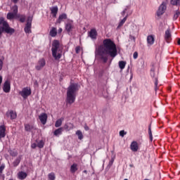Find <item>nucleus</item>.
I'll list each match as a JSON object with an SVG mask.
<instances>
[{
    "instance_id": "f257e3e1",
    "label": "nucleus",
    "mask_w": 180,
    "mask_h": 180,
    "mask_svg": "<svg viewBox=\"0 0 180 180\" xmlns=\"http://www.w3.org/2000/svg\"><path fill=\"white\" fill-rule=\"evenodd\" d=\"M97 56L104 64L108 63L109 56L111 58H115L117 56V48L115 41L110 39H104L103 44L100 45L97 49Z\"/></svg>"
},
{
    "instance_id": "f03ea898",
    "label": "nucleus",
    "mask_w": 180,
    "mask_h": 180,
    "mask_svg": "<svg viewBox=\"0 0 180 180\" xmlns=\"http://www.w3.org/2000/svg\"><path fill=\"white\" fill-rule=\"evenodd\" d=\"M81 89V85L78 83H70L67 89L66 103L72 105L77 98V92Z\"/></svg>"
},
{
    "instance_id": "7ed1b4c3",
    "label": "nucleus",
    "mask_w": 180,
    "mask_h": 180,
    "mask_svg": "<svg viewBox=\"0 0 180 180\" xmlns=\"http://www.w3.org/2000/svg\"><path fill=\"white\" fill-rule=\"evenodd\" d=\"M3 33H6L9 36H12L15 33V29L9 26L8 21L5 20V18L0 17V36H2Z\"/></svg>"
},
{
    "instance_id": "20e7f679",
    "label": "nucleus",
    "mask_w": 180,
    "mask_h": 180,
    "mask_svg": "<svg viewBox=\"0 0 180 180\" xmlns=\"http://www.w3.org/2000/svg\"><path fill=\"white\" fill-rule=\"evenodd\" d=\"M52 57L54 60H58L63 56V50L60 49V41L55 39L52 42Z\"/></svg>"
},
{
    "instance_id": "39448f33",
    "label": "nucleus",
    "mask_w": 180,
    "mask_h": 180,
    "mask_svg": "<svg viewBox=\"0 0 180 180\" xmlns=\"http://www.w3.org/2000/svg\"><path fill=\"white\" fill-rule=\"evenodd\" d=\"M19 95H20L23 99H27V98L32 95V89L29 86L24 87L22 91H19Z\"/></svg>"
},
{
    "instance_id": "423d86ee",
    "label": "nucleus",
    "mask_w": 180,
    "mask_h": 180,
    "mask_svg": "<svg viewBox=\"0 0 180 180\" xmlns=\"http://www.w3.org/2000/svg\"><path fill=\"white\" fill-rule=\"evenodd\" d=\"M32 20H33V18L31 16H29L27 18L25 27L24 28V32L25 33H27L28 34H30V33H32Z\"/></svg>"
},
{
    "instance_id": "0eeeda50",
    "label": "nucleus",
    "mask_w": 180,
    "mask_h": 180,
    "mask_svg": "<svg viewBox=\"0 0 180 180\" xmlns=\"http://www.w3.org/2000/svg\"><path fill=\"white\" fill-rule=\"evenodd\" d=\"M150 77L153 78L155 84V91L157 92L158 91V76H155V72L154 71V69L150 70Z\"/></svg>"
},
{
    "instance_id": "6e6552de",
    "label": "nucleus",
    "mask_w": 180,
    "mask_h": 180,
    "mask_svg": "<svg viewBox=\"0 0 180 180\" xmlns=\"http://www.w3.org/2000/svg\"><path fill=\"white\" fill-rule=\"evenodd\" d=\"M165 11H167V2H162L157 11V16H162V14L165 13Z\"/></svg>"
},
{
    "instance_id": "1a4fd4ad",
    "label": "nucleus",
    "mask_w": 180,
    "mask_h": 180,
    "mask_svg": "<svg viewBox=\"0 0 180 180\" xmlns=\"http://www.w3.org/2000/svg\"><path fill=\"white\" fill-rule=\"evenodd\" d=\"M46 65V59L44 58H42L38 60L37 65L35 66V70L37 71H40L42 68H44Z\"/></svg>"
},
{
    "instance_id": "9d476101",
    "label": "nucleus",
    "mask_w": 180,
    "mask_h": 180,
    "mask_svg": "<svg viewBox=\"0 0 180 180\" xmlns=\"http://www.w3.org/2000/svg\"><path fill=\"white\" fill-rule=\"evenodd\" d=\"M3 91L6 94H9L11 92V82L6 80L3 85Z\"/></svg>"
},
{
    "instance_id": "9b49d317",
    "label": "nucleus",
    "mask_w": 180,
    "mask_h": 180,
    "mask_svg": "<svg viewBox=\"0 0 180 180\" xmlns=\"http://www.w3.org/2000/svg\"><path fill=\"white\" fill-rule=\"evenodd\" d=\"M165 40L167 43H169L172 40V34H171V29L168 28L165 32Z\"/></svg>"
},
{
    "instance_id": "f8f14e48",
    "label": "nucleus",
    "mask_w": 180,
    "mask_h": 180,
    "mask_svg": "<svg viewBox=\"0 0 180 180\" xmlns=\"http://www.w3.org/2000/svg\"><path fill=\"white\" fill-rule=\"evenodd\" d=\"M130 149L134 153L139 151V143H137V141H134L131 142V143L130 145Z\"/></svg>"
},
{
    "instance_id": "ddd939ff",
    "label": "nucleus",
    "mask_w": 180,
    "mask_h": 180,
    "mask_svg": "<svg viewBox=\"0 0 180 180\" xmlns=\"http://www.w3.org/2000/svg\"><path fill=\"white\" fill-rule=\"evenodd\" d=\"M39 119L43 124H46L47 123V114L45 112L41 113L39 116Z\"/></svg>"
},
{
    "instance_id": "4468645a",
    "label": "nucleus",
    "mask_w": 180,
    "mask_h": 180,
    "mask_svg": "<svg viewBox=\"0 0 180 180\" xmlns=\"http://www.w3.org/2000/svg\"><path fill=\"white\" fill-rule=\"evenodd\" d=\"M89 36L92 40H96V36H98V32L96 29H91L89 32Z\"/></svg>"
},
{
    "instance_id": "2eb2a0df",
    "label": "nucleus",
    "mask_w": 180,
    "mask_h": 180,
    "mask_svg": "<svg viewBox=\"0 0 180 180\" xmlns=\"http://www.w3.org/2000/svg\"><path fill=\"white\" fill-rule=\"evenodd\" d=\"M65 28L68 33H71V32H72V29H74V25L72 24V22H69L65 24Z\"/></svg>"
},
{
    "instance_id": "dca6fc26",
    "label": "nucleus",
    "mask_w": 180,
    "mask_h": 180,
    "mask_svg": "<svg viewBox=\"0 0 180 180\" xmlns=\"http://www.w3.org/2000/svg\"><path fill=\"white\" fill-rule=\"evenodd\" d=\"M6 131V128L5 127V125H1L0 126V140L1 139L5 138L6 136V134L5 133Z\"/></svg>"
},
{
    "instance_id": "f3484780",
    "label": "nucleus",
    "mask_w": 180,
    "mask_h": 180,
    "mask_svg": "<svg viewBox=\"0 0 180 180\" xmlns=\"http://www.w3.org/2000/svg\"><path fill=\"white\" fill-rule=\"evenodd\" d=\"M127 18H129V14L127 13V15L124 16V18L120 20V22L118 24V26L117 27V30H119L126 23V20H127Z\"/></svg>"
},
{
    "instance_id": "a211bd4d",
    "label": "nucleus",
    "mask_w": 180,
    "mask_h": 180,
    "mask_svg": "<svg viewBox=\"0 0 180 180\" xmlns=\"http://www.w3.org/2000/svg\"><path fill=\"white\" fill-rule=\"evenodd\" d=\"M63 131H64V128L60 127L53 131V135L56 137H58L59 136H61V134H63Z\"/></svg>"
},
{
    "instance_id": "6ab92c4d",
    "label": "nucleus",
    "mask_w": 180,
    "mask_h": 180,
    "mask_svg": "<svg viewBox=\"0 0 180 180\" xmlns=\"http://www.w3.org/2000/svg\"><path fill=\"white\" fill-rule=\"evenodd\" d=\"M6 115L8 117H11V120H15L17 117L16 112H14L13 110H11L10 112H7Z\"/></svg>"
},
{
    "instance_id": "aec40b11",
    "label": "nucleus",
    "mask_w": 180,
    "mask_h": 180,
    "mask_svg": "<svg viewBox=\"0 0 180 180\" xmlns=\"http://www.w3.org/2000/svg\"><path fill=\"white\" fill-rule=\"evenodd\" d=\"M58 12V7L57 6L51 8V13L53 14V18H56Z\"/></svg>"
},
{
    "instance_id": "412c9836",
    "label": "nucleus",
    "mask_w": 180,
    "mask_h": 180,
    "mask_svg": "<svg viewBox=\"0 0 180 180\" xmlns=\"http://www.w3.org/2000/svg\"><path fill=\"white\" fill-rule=\"evenodd\" d=\"M63 129H65V130H66L67 131H70V130L74 129V124H72V123L71 122L66 123L64 125Z\"/></svg>"
},
{
    "instance_id": "4be33fe9",
    "label": "nucleus",
    "mask_w": 180,
    "mask_h": 180,
    "mask_svg": "<svg viewBox=\"0 0 180 180\" xmlns=\"http://www.w3.org/2000/svg\"><path fill=\"white\" fill-rule=\"evenodd\" d=\"M18 176L19 179H21V180L26 179V178H27V173L25 172H20L18 174Z\"/></svg>"
},
{
    "instance_id": "5701e85b",
    "label": "nucleus",
    "mask_w": 180,
    "mask_h": 180,
    "mask_svg": "<svg viewBox=\"0 0 180 180\" xmlns=\"http://www.w3.org/2000/svg\"><path fill=\"white\" fill-rule=\"evenodd\" d=\"M77 171H78V165L77 163H73L70 166V172H72V174H75Z\"/></svg>"
},
{
    "instance_id": "b1692460",
    "label": "nucleus",
    "mask_w": 180,
    "mask_h": 180,
    "mask_svg": "<svg viewBox=\"0 0 180 180\" xmlns=\"http://www.w3.org/2000/svg\"><path fill=\"white\" fill-rule=\"evenodd\" d=\"M155 39L153 35H149L147 37V43L150 46H153L154 44Z\"/></svg>"
},
{
    "instance_id": "393cba45",
    "label": "nucleus",
    "mask_w": 180,
    "mask_h": 180,
    "mask_svg": "<svg viewBox=\"0 0 180 180\" xmlns=\"http://www.w3.org/2000/svg\"><path fill=\"white\" fill-rule=\"evenodd\" d=\"M36 129L33 125H30V124H25V131H32V130H35Z\"/></svg>"
},
{
    "instance_id": "a878e982",
    "label": "nucleus",
    "mask_w": 180,
    "mask_h": 180,
    "mask_svg": "<svg viewBox=\"0 0 180 180\" xmlns=\"http://www.w3.org/2000/svg\"><path fill=\"white\" fill-rule=\"evenodd\" d=\"M63 19H67L66 13H62L60 15L58 20H56V23H61V22H63Z\"/></svg>"
},
{
    "instance_id": "bb28decb",
    "label": "nucleus",
    "mask_w": 180,
    "mask_h": 180,
    "mask_svg": "<svg viewBox=\"0 0 180 180\" xmlns=\"http://www.w3.org/2000/svg\"><path fill=\"white\" fill-rule=\"evenodd\" d=\"M170 4H172V6H176L177 8H179L180 0H170Z\"/></svg>"
},
{
    "instance_id": "cd10ccee",
    "label": "nucleus",
    "mask_w": 180,
    "mask_h": 180,
    "mask_svg": "<svg viewBox=\"0 0 180 180\" xmlns=\"http://www.w3.org/2000/svg\"><path fill=\"white\" fill-rule=\"evenodd\" d=\"M49 34L51 37H56L57 36V29L56 27H53L51 30Z\"/></svg>"
},
{
    "instance_id": "c85d7f7f",
    "label": "nucleus",
    "mask_w": 180,
    "mask_h": 180,
    "mask_svg": "<svg viewBox=\"0 0 180 180\" xmlns=\"http://www.w3.org/2000/svg\"><path fill=\"white\" fill-rule=\"evenodd\" d=\"M179 16H180L179 8H177V9L174 11L173 20H176V19H178V18H179Z\"/></svg>"
},
{
    "instance_id": "c756f323",
    "label": "nucleus",
    "mask_w": 180,
    "mask_h": 180,
    "mask_svg": "<svg viewBox=\"0 0 180 180\" xmlns=\"http://www.w3.org/2000/svg\"><path fill=\"white\" fill-rule=\"evenodd\" d=\"M16 18H19V21L21 22V23H25V22L26 21V15H16Z\"/></svg>"
},
{
    "instance_id": "7c9ffc66",
    "label": "nucleus",
    "mask_w": 180,
    "mask_h": 180,
    "mask_svg": "<svg viewBox=\"0 0 180 180\" xmlns=\"http://www.w3.org/2000/svg\"><path fill=\"white\" fill-rule=\"evenodd\" d=\"M63 120H64L63 117L57 120L55 122V127H60L61 124H63Z\"/></svg>"
},
{
    "instance_id": "2f4dec72",
    "label": "nucleus",
    "mask_w": 180,
    "mask_h": 180,
    "mask_svg": "<svg viewBox=\"0 0 180 180\" xmlns=\"http://www.w3.org/2000/svg\"><path fill=\"white\" fill-rule=\"evenodd\" d=\"M148 133L149 135L150 141H153V131H151V124L148 126Z\"/></svg>"
},
{
    "instance_id": "473e14b6",
    "label": "nucleus",
    "mask_w": 180,
    "mask_h": 180,
    "mask_svg": "<svg viewBox=\"0 0 180 180\" xmlns=\"http://www.w3.org/2000/svg\"><path fill=\"white\" fill-rule=\"evenodd\" d=\"M76 136H78L79 140H82V139H84V134H82V131H81V130H77L76 131Z\"/></svg>"
},
{
    "instance_id": "72a5a7b5",
    "label": "nucleus",
    "mask_w": 180,
    "mask_h": 180,
    "mask_svg": "<svg viewBox=\"0 0 180 180\" xmlns=\"http://www.w3.org/2000/svg\"><path fill=\"white\" fill-rule=\"evenodd\" d=\"M15 18H16V15L13 13H7V19L9 20H12V19H15Z\"/></svg>"
},
{
    "instance_id": "f704fd0d",
    "label": "nucleus",
    "mask_w": 180,
    "mask_h": 180,
    "mask_svg": "<svg viewBox=\"0 0 180 180\" xmlns=\"http://www.w3.org/2000/svg\"><path fill=\"white\" fill-rule=\"evenodd\" d=\"M119 67L120 70H124V68L126 67V61L120 60L119 62Z\"/></svg>"
},
{
    "instance_id": "c9c22d12",
    "label": "nucleus",
    "mask_w": 180,
    "mask_h": 180,
    "mask_svg": "<svg viewBox=\"0 0 180 180\" xmlns=\"http://www.w3.org/2000/svg\"><path fill=\"white\" fill-rule=\"evenodd\" d=\"M48 178L49 180H56V174L54 172H51L48 174Z\"/></svg>"
},
{
    "instance_id": "e433bc0d",
    "label": "nucleus",
    "mask_w": 180,
    "mask_h": 180,
    "mask_svg": "<svg viewBox=\"0 0 180 180\" xmlns=\"http://www.w3.org/2000/svg\"><path fill=\"white\" fill-rule=\"evenodd\" d=\"M8 153L11 157H16L18 155V151L15 150H9Z\"/></svg>"
},
{
    "instance_id": "4c0bfd02",
    "label": "nucleus",
    "mask_w": 180,
    "mask_h": 180,
    "mask_svg": "<svg viewBox=\"0 0 180 180\" xmlns=\"http://www.w3.org/2000/svg\"><path fill=\"white\" fill-rule=\"evenodd\" d=\"M20 164V158H17L13 162V167H18Z\"/></svg>"
},
{
    "instance_id": "58836bf2",
    "label": "nucleus",
    "mask_w": 180,
    "mask_h": 180,
    "mask_svg": "<svg viewBox=\"0 0 180 180\" xmlns=\"http://www.w3.org/2000/svg\"><path fill=\"white\" fill-rule=\"evenodd\" d=\"M12 11H13V13L14 15H15V16H18V6L17 5H15L13 6L12 8Z\"/></svg>"
},
{
    "instance_id": "ea45409f",
    "label": "nucleus",
    "mask_w": 180,
    "mask_h": 180,
    "mask_svg": "<svg viewBox=\"0 0 180 180\" xmlns=\"http://www.w3.org/2000/svg\"><path fill=\"white\" fill-rule=\"evenodd\" d=\"M130 9V6H127L126 8L121 12L122 16H126V13Z\"/></svg>"
},
{
    "instance_id": "a19ab883",
    "label": "nucleus",
    "mask_w": 180,
    "mask_h": 180,
    "mask_svg": "<svg viewBox=\"0 0 180 180\" xmlns=\"http://www.w3.org/2000/svg\"><path fill=\"white\" fill-rule=\"evenodd\" d=\"M37 146L39 148H43V147H44V141L43 140H41L38 142Z\"/></svg>"
},
{
    "instance_id": "79ce46f5",
    "label": "nucleus",
    "mask_w": 180,
    "mask_h": 180,
    "mask_svg": "<svg viewBox=\"0 0 180 180\" xmlns=\"http://www.w3.org/2000/svg\"><path fill=\"white\" fill-rule=\"evenodd\" d=\"M126 134H127V132L124 131V130H122L120 131V136L121 137H124V136H126Z\"/></svg>"
},
{
    "instance_id": "37998d69",
    "label": "nucleus",
    "mask_w": 180,
    "mask_h": 180,
    "mask_svg": "<svg viewBox=\"0 0 180 180\" xmlns=\"http://www.w3.org/2000/svg\"><path fill=\"white\" fill-rule=\"evenodd\" d=\"M2 68H4V60L0 59V71H2Z\"/></svg>"
},
{
    "instance_id": "c03bdc74",
    "label": "nucleus",
    "mask_w": 180,
    "mask_h": 180,
    "mask_svg": "<svg viewBox=\"0 0 180 180\" xmlns=\"http://www.w3.org/2000/svg\"><path fill=\"white\" fill-rule=\"evenodd\" d=\"M113 162H115V159L114 158H111L110 161L108 163V165L110 167H112L113 165Z\"/></svg>"
},
{
    "instance_id": "a18cd8bd",
    "label": "nucleus",
    "mask_w": 180,
    "mask_h": 180,
    "mask_svg": "<svg viewBox=\"0 0 180 180\" xmlns=\"http://www.w3.org/2000/svg\"><path fill=\"white\" fill-rule=\"evenodd\" d=\"M4 169H5V165L3 164L0 166V174H2Z\"/></svg>"
},
{
    "instance_id": "49530a36",
    "label": "nucleus",
    "mask_w": 180,
    "mask_h": 180,
    "mask_svg": "<svg viewBox=\"0 0 180 180\" xmlns=\"http://www.w3.org/2000/svg\"><path fill=\"white\" fill-rule=\"evenodd\" d=\"M133 57L134 60L137 59V57H139V53H137V51L134 52Z\"/></svg>"
},
{
    "instance_id": "de8ad7c7",
    "label": "nucleus",
    "mask_w": 180,
    "mask_h": 180,
    "mask_svg": "<svg viewBox=\"0 0 180 180\" xmlns=\"http://www.w3.org/2000/svg\"><path fill=\"white\" fill-rule=\"evenodd\" d=\"M130 40H133V41L136 42V37L131 34L129 35Z\"/></svg>"
},
{
    "instance_id": "09e8293b",
    "label": "nucleus",
    "mask_w": 180,
    "mask_h": 180,
    "mask_svg": "<svg viewBox=\"0 0 180 180\" xmlns=\"http://www.w3.org/2000/svg\"><path fill=\"white\" fill-rule=\"evenodd\" d=\"M32 148H36V147H37V145L36 144V143H34L31 145Z\"/></svg>"
},
{
    "instance_id": "8fccbe9b",
    "label": "nucleus",
    "mask_w": 180,
    "mask_h": 180,
    "mask_svg": "<svg viewBox=\"0 0 180 180\" xmlns=\"http://www.w3.org/2000/svg\"><path fill=\"white\" fill-rule=\"evenodd\" d=\"M84 130H86V131H88V130H89V127H88V125L85 124L84 125Z\"/></svg>"
},
{
    "instance_id": "3c124183",
    "label": "nucleus",
    "mask_w": 180,
    "mask_h": 180,
    "mask_svg": "<svg viewBox=\"0 0 180 180\" xmlns=\"http://www.w3.org/2000/svg\"><path fill=\"white\" fill-rule=\"evenodd\" d=\"M75 51H76V53H79V47H76V49H75Z\"/></svg>"
},
{
    "instance_id": "603ef678",
    "label": "nucleus",
    "mask_w": 180,
    "mask_h": 180,
    "mask_svg": "<svg viewBox=\"0 0 180 180\" xmlns=\"http://www.w3.org/2000/svg\"><path fill=\"white\" fill-rule=\"evenodd\" d=\"M12 2H13V4H18V2L19 1V0H11Z\"/></svg>"
},
{
    "instance_id": "864d4df0",
    "label": "nucleus",
    "mask_w": 180,
    "mask_h": 180,
    "mask_svg": "<svg viewBox=\"0 0 180 180\" xmlns=\"http://www.w3.org/2000/svg\"><path fill=\"white\" fill-rule=\"evenodd\" d=\"M177 44H178L179 46H180V38H178Z\"/></svg>"
},
{
    "instance_id": "5fc2aeb1",
    "label": "nucleus",
    "mask_w": 180,
    "mask_h": 180,
    "mask_svg": "<svg viewBox=\"0 0 180 180\" xmlns=\"http://www.w3.org/2000/svg\"><path fill=\"white\" fill-rule=\"evenodd\" d=\"M129 71H130V66L128 67L127 72H129Z\"/></svg>"
},
{
    "instance_id": "6e6d98bb",
    "label": "nucleus",
    "mask_w": 180,
    "mask_h": 180,
    "mask_svg": "<svg viewBox=\"0 0 180 180\" xmlns=\"http://www.w3.org/2000/svg\"><path fill=\"white\" fill-rule=\"evenodd\" d=\"M133 79V73L131 72V77H130V79Z\"/></svg>"
},
{
    "instance_id": "4d7b16f0",
    "label": "nucleus",
    "mask_w": 180,
    "mask_h": 180,
    "mask_svg": "<svg viewBox=\"0 0 180 180\" xmlns=\"http://www.w3.org/2000/svg\"><path fill=\"white\" fill-rule=\"evenodd\" d=\"M83 172H84V174H88V171H86V170H84Z\"/></svg>"
},
{
    "instance_id": "13d9d810",
    "label": "nucleus",
    "mask_w": 180,
    "mask_h": 180,
    "mask_svg": "<svg viewBox=\"0 0 180 180\" xmlns=\"http://www.w3.org/2000/svg\"><path fill=\"white\" fill-rule=\"evenodd\" d=\"M63 32V29L60 28L59 29V32Z\"/></svg>"
},
{
    "instance_id": "bf43d9fd",
    "label": "nucleus",
    "mask_w": 180,
    "mask_h": 180,
    "mask_svg": "<svg viewBox=\"0 0 180 180\" xmlns=\"http://www.w3.org/2000/svg\"><path fill=\"white\" fill-rule=\"evenodd\" d=\"M165 1L163 2H166V5H167V2H168V0H165Z\"/></svg>"
},
{
    "instance_id": "052dcab7",
    "label": "nucleus",
    "mask_w": 180,
    "mask_h": 180,
    "mask_svg": "<svg viewBox=\"0 0 180 180\" xmlns=\"http://www.w3.org/2000/svg\"><path fill=\"white\" fill-rule=\"evenodd\" d=\"M130 167H133V165H130Z\"/></svg>"
},
{
    "instance_id": "680f3d73",
    "label": "nucleus",
    "mask_w": 180,
    "mask_h": 180,
    "mask_svg": "<svg viewBox=\"0 0 180 180\" xmlns=\"http://www.w3.org/2000/svg\"><path fill=\"white\" fill-rule=\"evenodd\" d=\"M124 180H129V179H124Z\"/></svg>"
}]
</instances>
